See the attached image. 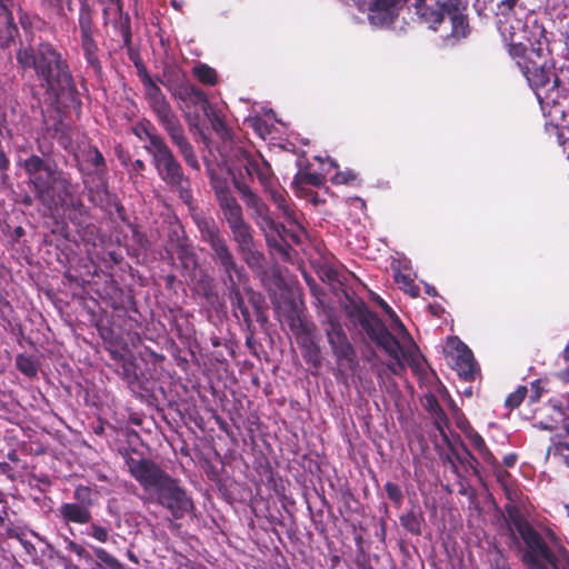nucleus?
<instances>
[{
    "mask_svg": "<svg viewBox=\"0 0 569 569\" xmlns=\"http://www.w3.org/2000/svg\"><path fill=\"white\" fill-rule=\"evenodd\" d=\"M38 149L41 154L31 153L20 161L36 200L51 216L62 210L76 228L88 227L90 212L78 194L79 184L51 157V147L39 144Z\"/></svg>",
    "mask_w": 569,
    "mask_h": 569,
    "instance_id": "1",
    "label": "nucleus"
},
{
    "mask_svg": "<svg viewBox=\"0 0 569 569\" xmlns=\"http://www.w3.org/2000/svg\"><path fill=\"white\" fill-rule=\"evenodd\" d=\"M18 63L23 68H33L41 87L46 89L47 100L57 108H77L81 100L69 64L62 54L48 42H41L37 49L21 43L17 52Z\"/></svg>",
    "mask_w": 569,
    "mask_h": 569,
    "instance_id": "2",
    "label": "nucleus"
},
{
    "mask_svg": "<svg viewBox=\"0 0 569 569\" xmlns=\"http://www.w3.org/2000/svg\"><path fill=\"white\" fill-rule=\"evenodd\" d=\"M123 459L130 476L170 513L172 519L181 520L196 510L193 499L181 481L154 460L137 450L126 451Z\"/></svg>",
    "mask_w": 569,
    "mask_h": 569,
    "instance_id": "3",
    "label": "nucleus"
},
{
    "mask_svg": "<svg viewBox=\"0 0 569 569\" xmlns=\"http://www.w3.org/2000/svg\"><path fill=\"white\" fill-rule=\"evenodd\" d=\"M124 43L128 47L129 59L134 64L137 76L143 84L146 100L157 122L168 134L186 164L196 171H200L201 167L194 148L189 141L178 114L172 109L160 87L149 74L139 51L131 47V38H124Z\"/></svg>",
    "mask_w": 569,
    "mask_h": 569,
    "instance_id": "4",
    "label": "nucleus"
},
{
    "mask_svg": "<svg viewBox=\"0 0 569 569\" xmlns=\"http://www.w3.org/2000/svg\"><path fill=\"white\" fill-rule=\"evenodd\" d=\"M348 316L356 320L365 330L367 336L380 348H382L390 358L396 360L397 365L403 368L401 357L410 362V366L416 365L418 346L415 341H408V347H402L400 341L392 335L385 322L378 315L371 311L368 306L362 301L352 302L348 308Z\"/></svg>",
    "mask_w": 569,
    "mask_h": 569,
    "instance_id": "5",
    "label": "nucleus"
},
{
    "mask_svg": "<svg viewBox=\"0 0 569 569\" xmlns=\"http://www.w3.org/2000/svg\"><path fill=\"white\" fill-rule=\"evenodd\" d=\"M506 511L509 530L515 529L526 546L522 562L527 569H549L548 566L552 569H569V561L566 565L559 563L556 553L517 506L507 505Z\"/></svg>",
    "mask_w": 569,
    "mask_h": 569,
    "instance_id": "6",
    "label": "nucleus"
},
{
    "mask_svg": "<svg viewBox=\"0 0 569 569\" xmlns=\"http://www.w3.org/2000/svg\"><path fill=\"white\" fill-rule=\"evenodd\" d=\"M233 182L247 208L252 210V219L264 233L268 246L278 250L283 259H289L291 247L287 243V238L299 242L298 236L272 218L268 204L246 182L237 179Z\"/></svg>",
    "mask_w": 569,
    "mask_h": 569,
    "instance_id": "7",
    "label": "nucleus"
},
{
    "mask_svg": "<svg viewBox=\"0 0 569 569\" xmlns=\"http://www.w3.org/2000/svg\"><path fill=\"white\" fill-rule=\"evenodd\" d=\"M152 164L159 178L173 191L177 192L181 201L193 208L194 199L191 190V182L184 174L183 168L174 156L171 148L164 142L161 147L149 153Z\"/></svg>",
    "mask_w": 569,
    "mask_h": 569,
    "instance_id": "8",
    "label": "nucleus"
},
{
    "mask_svg": "<svg viewBox=\"0 0 569 569\" xmlns=\"http://www.w3.org/2000/svg\"><path fill=\"white\" fill-rule=\"evenodd\" d=\"M326 335L336 359L338 373L343 381H347L349 377L356 373L359 367L355 348L349 342L342 326L337 320H329Z\"/></svg>",
    "mask_w": 569,
    "mask_h": 569,
    "instance_id": "9",
    "label": "nucleus"
},
{
    "mask_svg": "<svg viewBox=\"0 0 569 569\" xmlns=\"http://www.w3.org/2000/svg\"><path fill=\"white\" fill-rule=\"evenodd\" d=\"M238 252L244 262L250 267H260L263 261V253L257 248L253 229L244 218L228 224Z\"/></svg>",
    "mask_w": 569,
    "mask_h": 569,
    "instance_id": "10",
    "label": "nucleus"
},
{
    "mask_svg": "<svg viewBox=\"0 0 569 569\" xmlns=\"http://www.w3.org/2000/svg\"><path fill=\"white\" fill-rule=\"evenodd\" d=\"M522 73L537 98L542 101L550 99L556 102L559 78L539 63V60L531 64H525Z\"/></svg>",
    "mask_w": 569,
    "mask_h": 569,
    "instance_id": "11",
    "label": "nucleus"
},
{
    "mask_svg": "<svg viewBox=\"0 0 569 569\" xmlns=\"http://www.w3.org/2000/svg\"><path fill=\"white\" fill-rule=\"evenodd\" d=\"M73 158L84 183L86 177L89 176H96L102 183L104 182L108 167L102 152L96 146L90 142L79 144Z\"/></svg>",
    "mask_w": 569,
    "mask_h": 569,
    "instance_id": "12",
    "label": "nucleus"
},
{
    "mask_svg": "<svg viewBox=\"0 0 569 569\" xmlns=\"http://www.w3.org/2000/svg\"><path fill=\"white\" fill-rule=\"evenodd\" d=\"M407 1L408 0H369L367 8L369 24L380 30L392 28Z\"/></svg>",
    "mask_w": 569,
    "mask_h": 569,
    "instance_id": "13",
    "label": "nucleus"
},
{
    "mask_svg": "<svg viewBox=\"0 0 569 569\" xmlns=\"http://www.w3.org/2000/svg\"><path fill=\"white\" fill-rule=\"evenodd\" d=\"M210 184L227 224L244 218L242 207L233 196L226 179L213 177Z\"/></svg>",
    "mask_w": 569,
    "mask_h": 569,
    "instance_id": "14",
    "label": "nucleus"
},
{
    "mask_svg": "<svg viewBox=\"0 0 569 569\" xmlns=\"http://www.w3.org/2000/svg\"><path fill=\"white\" fill-rule=\"evenodd\" d=\"M543 42L541 38H525L523 41L509 43L508 52L517 60V64L523 69L525 64H531L543 57Z\"/></svg>",
    "mask_w": 569,
    "mask_h": 569,
    "instance_id": "15",
    "label": "nucleus"
},
{
    "mask_svg": "<svg viewBox=\"0 0 569 569\" xmlns=\"http://www.w3.org/2000/svg\"><path fill=\"white\" fill-rule=\"evenodd\" d=\"M479 2L480 0H476L473 3V8L479 16L478 22H471L468 10L446 14L451 26V33L449 36H469L472 32H480L482 30V27L487 24L488 16L482 13L483 8L479 7Z\"/></svg>",
    "mask_w": 569,
    "mask_h": 569,
    "instance_id": "16",
    "label": "nucleus"
},
{
    "mask_svg": "<svg viewBox=\"0 0 569 569\" xmlns=\"http://www.w3.org/2000/svg\"><path fill=\"white\" fill-rule=\"evenodd\" d=\"M192 220L200 233V240L207 243L210 250L227 241L226 236L212 217L197 212L192 214Z\"/></svg>",
    "mask_w": 569,
    "mask_h": 569,
    "instance_id": "17",
    "label": "nucleus"
},
{
    "mask_svg": "<svg viewBox=\"0 0 569 569\" xmlns=\"http://www.w3.org/2000/svg\"><path fill=\"white\" fill-rule=\"evenodd\" d=\"M451 366L463 380H475L478 370L477 362L472 351L463 342H460L456 352L451 355Z\"/></svg>",
    "mask_w": 569,
    "mask_h": 569,
    "instance_id": "18",
    "label": "nucleus"
},
{
    "mask_svg": "<svg viewBox=\"0 0 569 569\" xmlns=\"http://www.w3.org/2000/svg\"><path fill=\"white\" fill-rule=\"evenodd\" d=\"M416 16L418 22L425 26L428 30L438 31L439 27L445 22V13L440 8L439 1L433 6L423 2H415Z\"/></svg>",
    "mask_w": 569,
    "mask_h": 569,
    "instance_id": "19",
    "label": "nucleus"
},
{
    "mask_svg": "<svg viewBox=\"0 0 569 569\" xmlns=\"http://www.w3.org/2000/svg\"><path fill=\"white\" fill-rule=\"evenodd\" d=\"M57 516L66 525H88L92 520L91 509L74 502H62Z\"/></svg>",
    "mask_w": 569,
    "mask_h": 569,
    "instance_id": "20",
    "label": "nucleus"
},
{
    "mask_svg": "<svg viewBox=\"0 0 569 569\" xmlns=\"http://www.w3.org/2000/svg\"><path fill=\"white\" fill-rule=\"evenodd\" d=\"M211 259L222 271H234L239 281L244 278V269L237 263L228 240L211 250Z\"/></svg>",
    "mask_w": 569,
    "mask_h": 569,
    "instance_id": "21",
    "label": "nucleus"
},
{
    "mask_svg": "<svg viewBox=\"0 0 569 569\" xmlns=\"http://www.w3.org/2000/svg\"><path fill=\"white\" fill-rule=\"evenodd\" d=\"M264 192L269 194L272 203L289 223L298 224L295 204L289 200L288 192L283 188L272 184L270 189H267Z\"/></svg>",
    "mask_w": 569,
    "mask_h": 569,
    "instance_id": "22",
    "label": "nucleus"
},
{
    "mask_svg": "<svg viewBox=\"0 0 569 569\" xmlns=\"http://www.w3.org/2000/svg\"><path fill=\"white\" fill-rule=\"evenodd\" d=\"M282 318L295 337H299L301 333L315 330V325L306 321L302 310L293 300L289 301L287 305V309L282 313Z\"/></svg>",
    "mask_w": 569,
    "mask_h": 569,
    "instance_id": "23",
    "label": "nucleus"
},
{
    "mask_svg": "<svg viewBox=\"0 0 569 569\" xmlns=\"http://www.w3.org/2000/svg\"><path fill=\"white\" fill-rule=\"evenodd\" d=\"M246 172L250 178L256 177L263 188V191L270 189L274 181V174L271 166L264 159H247L244 164Z\"/></svg>",
    "mask_w": 569,
    "mask_h": 569,
    "instance_id": "24",
    "label": "nucleus"
},
{
    "mask_svg": "<svg viewBox=\"0 0 569 569\" xmlns=\"http://www.w3.org/2000/svg\"><path fill=\"white\" fill-rule=\"evenodd\" d=\"M132 132L138 139L149 141V144L143 147L148 154L166 142L164 138L158 133L156 127L151 123L150 120L143 119L139 121L132 128Z\"/></svg>",
    "mask_w": 569,
    "mask_h": 569,
    "instance_id": "25",
    "label": "nucleus"
},
{
    "mask_svg": "<svg viewBox=\"0 0 569 569\" xmlns=\"http://www.w3.org/2000/svg\"><path fill=\"white\" fill-rule=\"evenodd\" d=\"M90 2H97L102 7L106 18L120 19V33L121 36H131L129 18H122V0H81L83 6H89Z\"/></svg>",
    "mask_w": 569,
    "mask_h": 569,
    "instance_id": "26",
    "label": "nucleus"
},
{
    "mask_svg": "<svg viewBox=\"0 0 569 569\" xmlns=\"http://www.w3.org/2000/svg\"><path fill=\"white\" fill-rule=\"evenodd\" d=\"M18 7H20L19 0H0V33L19 36V28L14 22V10Z\"/></svg>",
    "mask_w": 569,
    "mask_h": 569,
    "instance_id": "27",
    "label": "nucleus"
},
{
    "mask_svg": "<svg viewBox=\"0 0 569 569\" xmlns=\"http://www.w3.org/2000/svg\"><path fill=\"white\" fill-rule=\"evenodd\" d=\"M312 333L313 331L301 333L299 337H296V339L302 350L305 361L315 368H319L321 366V350L319 345L315 341Z\"/></svg>",
    "mask_w": 569,
    "mask_h": 569,
    "instance_id": "28",
    "label": "nucleus"
},
{
    "mask_svg": "<svg viewBox=\"0 0 569 569\" xmlns=\"http://www.w3.org/2000/svg\"><path fill=\"white\" fill-rule=\"evenodd\" d=\"M325 181L323 174L299 170L293 177L292 188L298 196H305L307 186L321 187Z\"/></svg>",
    "mask_w": 569,
    "mask_h": 569,
    "instance_id": "29",
    "label": "nucleus"
},
{
    "mask_svg": "<svg viewBox=\"0 0 569 569\" xmlns=\"http://www.w3.org/2000/svg\"><path fill=\"white\" fill-rule=\"evenodd\" d=\"M197 289L209 306L217 307L220 305V296L214 281L207 273H202L201 278L197 281Z\"/></svg>",
    "mask_w": 569,
    "mask_h": 569,
    "instance_id": "30",
    "label": "nucleus"
},
{
    "mask_svg": "<svg viewBox=\"0 0 569 569\" xmlns=\"http://www.w3.org/2000/svg\"><path fill=\"white\" fill-rule=\"evenodd\" d=\"M400 525L411 535L420 536L425 522L423 513L420 509L412 508L399 517Z\"/></svg>",
    "mask_w": 569,
    "mask_h": 569,
    "instance_id": "31",
    "label": "nucleus"
},
{
    "mask_svg": "<svg viewBox=\"0 0 569 569\" xmlns=\"http://www.w3.org/2000/svg\"><path fill=\"white\" fill-rule=\"evenodd\" d=\"M176 254L184 272L189 273L198 268V257L186 242L178 243Z\"/></svg>",
    "mask_w": 569,
    "mask_h": 569,
    "instance_id": "32",
    "label": "nucleus"
},
{
    "mask_svg": "<svg viewBox=\"0 0 569 569\" xmlns=\"http://www.w3.org/2000/svg\"><path fill=\"white\" fill-rule=\"evenodd\" d=\"M186 102L198 107L206 114L210 110V102L208 100L207 94L199 88L194 86L187 87L183 91V96L181 97Z\"/></svg>",
    "mask_w": 569,
    "mask_h": 569,
    "instance_id": "33",
    "label": "nucleus"
},
{
    "mask_svg": "<svg viewBox=\"0 0 569 569\" xmlns=\"http://www.w3.org/2000/svg\"><path fill=\"white\" fill-rule=\"evenodd\" d=\"M82 49L88 64L97 76H100L102 72V66L98 57L99 49L93 38H83Z\"/></svg>",
    "mask_w": 569,
    "mask_h": 569,
    "instance_id": "34",
    "label": "nucleus"
},
{
    "mask_svg": "<svg viewBox=\"0 0 569 569\" xmlns=\"http://www.w3.org/2000/svg\"><path fill=\"white\" fill-rule=\"evenodd\" d=\"M16 366L18 370L28 378H34L39 371V361L36 357L20 353L16 358Z\"/></svg>",
    "mask_w": 569,
    "mask_h": 569,
    "instance_id": "35",
    "label": "nucleus"
},
{
    "mask_svg": "<svg viewBox=\"0 0 569 569\" xmlns=\"http://www.w3.org/2000/svg\"><path fill=\"white\" fill-rule=\"evenodd\" d=\"M138 367L131 359L121 358L116 372L129 385H134L138 379Z\"/></svg>",
    "mask_w": 569,
    "mask_h": 569,
    "instance_id": "36",
    "label": "nucleus"
},
{
    "mask_svg": "<svg viewBox=\"0 0 569 569\" xmlns=\"http://www.w3.org/2000/svg\"><path fill=\"white\" fill-rule=\"evenodd\" d=\"M378 305L385 311V313L392 320L396 331L399 336L407 341H413L411 335L409 333L406 326L399 319L397 313L392 310V308L381 298H378Z\"/></svg>",
    "mask_w": 569,
    "mask_h": 569,
    "instance_id": "37",
    "label": "nucleus"
},
{
    "mask_svg": "<svg viewBox=\"0 0 569 569\" xmlns=\"http://www.w3.org/2000/svg\"><path fill=\"white\" fill-rule=\"evenodd\" d=\"M92 550L98 559V567L103 569H126V567L104 548L93 547Z\"/></svg>",
    "mask_w": 569,
    "mask_h": 569,
    "instance_id": "38",
    "label": "nucleus"
},
{
    "mask_svg": "<svg viewBox=\"0 0 569 569\" xmlns=\"http://www.w3.org/2000/svg\"><path fill=\"white\" fill-rule=\"evenodd\" d=\"M223 273L224 277L222 281L227 289L228 298L231 299L241 295L240 284L247 281V276L244 274V278L241 281H239L234 271H223Z\"/></svg>",
    "mask_w": 569,
    "mask_h": 569,
    "instance_id": "39",
    "label": "nucleus"
},
{
    "mask_svg": "<svg viewBox=\"0 0 569 569\" xmlns=\"http://www.w3.org/2000/svg\"><path fill=\"white\" fill-rule=\"evenodd\" d=\"M74 503L92 509L94 506L93 490L89 486L78 485L73 490Z\"/></svg>",
    "mask_w": 569,
    "mask_h": 569,
    "instance_id": "40",
    "label": "nucleus"
},
{
    "mask_svg": "<svg viewBox=\"0 0 569 569\" xmlns=\"http://www.w3.org/2000/svg\"><path fill=\"white\" fill-rule=\"evenodd\" d=\"M87 529V535L100 543H106L110 539L111 528L110 526L100 525L97 521H90Z\"/></svg>",
    "mask_w": 569,
    "mask_h": 569,
    "instance_id": "41",
    "label": "nucleus"
},
{
    "mask_svg": "<svg viewBox=\"0 0 569 569\" xmlns=\"http://www.w3.org/2000/svg\"><path fill=\"white\" fill-rule=\"evenodd\" d=\"M229 300H230V303H231V307H232V310H233L236 317H238V312H239L242 318V322H243L244 327H250V323L253 321H252L250 311H249L248 307L246 306L244 298H243L242 293L234 298H231Z\"/></svg>",
    "mask_w": 569,
    "mask_h": 569,
    "instance_id": "42",
    "label": "nucleus"
},
{
    "mask_svg": "<svg viewBox=\"0 0 569 569\" xmlns=\"http://www.w3.org/2000/svg\"><path fill=\"white\" fill-rule=\"evenodd\" d=\"M14 13H17L19 23L26 36H32L37 30H39L38 24L40 23V20L33 19L30 16H28L26 12L22 11L21 7H18L14 10Z\"/></svg>",
    "mask_w": 569,
    "mask_h": 569,
    "instance_id": "43",
    "label": "nucleus"
},
{
    "mask_svg": "<svg viewBox=\"0 0 569 569\" xmlns=\"http://www.w3.org/2000/svg\"><path fill=\"white\" fill-rule=\"evenodd\" d=\"M193 74L203 84L214 86L217 83L216 70L207 64H200L198 67H194Z\"/></svg>",
    "mask_w": 569,
    "mask_h": 569,
    "instance_id": "44",
    "label": "nucleus"
},
{
    "mask_svg": "<svg viewBox=\"0 0 569 569\" xmlns=\"http://www.w3.org/2000/svg\"><path fill=\"white\" fill-rule=\"evenodd\" d=\"M463 455H460L458 451L452 449V453L455 455L456 460L461 463L466 468H470L475 475H479L478 466L479 461L478 459L471 453V451L462 445Z\"/></svg>",
    "mask_w": 569,
    "mask_h": 569,
    "instance_id": "45",
    "label": "nucleus"
},
{
    "mask_svg": "<svg viewBox=\"0 0 569 569\" xmlns=\"http://www.w3.org/2000/svg\"><path fill=\"white\" fill-rule=\"evenodd\" d=\"M102 191L107 198V203L113 206L119 219L123 222H128L127 211L123 204L118 200L116 194L109 192L108 183H101Z\"/></svg>",
    "mask_w": 569,
    "mask_h": 569,
    "instance_id": "46",
    "label": "nucleus"
},
{
    "mask_svg": "<svg viewBox=\"0 0 569 569\" xmlns=\"http://www.w3.org/2000/svg\"><path fill=\"white\" fill-rule=\"evenodd\" d=\"M331 182L333 184L355 186V184H359L360 179H359V174L356 171H353L351 169H347L343 171H338L335 176H332Z\"/></svg>",
    "mask_w": 569,
    "mask_h": 569,
    "instance_id": "47",
    "label": "nucleus"
},
{
    "mask_svg": "<svg viewBox=\"0 0 569 569\" xmlns=\"http://www.w3.org/2000/svg\"><path fill=\"white\" fill-rule=\"evenodd\" d=\"M566 451H569V441L565 440L560 435L551 437L547 453L549 456H565Z\"/></svg>",
    "mask_w": 569,
    "mask_h": 569,
    "instance_id": "48",
    "label": "nucleus"
},
{
    "mask_svg": "<svg viewBox=\"0 0 569 569\" xmlns=\"http://www.w3.org/2000/svg\"><path fill=\"white\" fill-rule=\"evenodd\" d=\"M385 490L388 499L393 503L396 508H400L403 502V493L398 483L392 481H387L385 485Z\"/></svg>",
    "mask_w": 569,
    "mask_h": 569,
    "instance_id": "49",
    "label": "nucleus"
},
{
    "mask_svg": "<svg viewBox=\"0 0 569 569\" xmlns=\"http://www.w3.org/2000/svg\"><path fill=\"white\" fill-rule=\"evenodd\" d=\"M493 475L498 481V483L503 488L509 499H511V475L499 463L497 467L492 469Z\"/></svg>",
    "mask_w": 569,
    "mask_h": 569,
    "instance_id": "50",
    "label": "nucleus"
},
{
    "mask_svg": "<svg viewBox=\"0 0 569 569\" xmlns=\"http://www.w3.org/2000/svg\"><path fill=\"white\" fill-rule=\"evenodd\" d=\"M211 123L213 131L221 138H226L229 134L228 127L224 120L211 109L206 114Z\"/></svg>",
    "mask_w": 569,
    "mask_h": 569,
    "instance_id": "51",
    "label": "nucleus"
},
{
    "mask_svg": "<svg viewBox=\"0 0 569 569\" xmlns=\"http://www.w3.org/2000/svg\"><path fill=\"white\" fill-rule=\"evenodd\" d=\"M527 396V388L525 386H519L513 392H511L505 401L506 407L510 409L518 408Z\"/></svg>",
    "mask_w": 569,
    "mask_h": 569,
    "instance_id": "52",
    "label": "nucleus"
},
{
    "mask_svg": "<svg viewBox=\"0 0 569 569\" xmlns=\"http://www.w3.org/2000/svg\"><path fill=\"white\" fill-rule=\"evenodd\" d=\"M396 281L400 284V288L410 295L412 298H417L419 296L420 289L417 284H415L413 280L406 276L399 274L396 277Z\"/></svg>",
    "mask_w": 569,
    "mask_h": 569,
    "instance_id": "53",
    "label": "nucleus"
},
{
    "mask_svg": "<svg viewBox=\"0 0 569 569\" xmlns=\"http://www.w3.org/2000/svg\"><path fill=\"white\" fill-rule=\"evenodd\" d=\"M440 8L443 10L445 16L457 12L468 10V3L465 0H442L439 1Z\"/></svg>",
    "mask_w": 569,
    "mask_h": 569,
    "instance_id": "54",
    "label": "nucleus"
},
{
    "mask_svg": "<svg viewBox=\"0 0 569 569\" xmlns=\"http://www.w3.org/2000/svg\"><path fill=\"white\" fill-rule=\"evenodd\" d=\"M243 290L254 311L267 307L266 299L260 292L254 291L250 287H244Z\"/></svg>",
    "mask_w": 569,
    "mask_h": 569,
    "instance_id": "55",
    "label": "nucleus"
},
{
    "mask_svg": "<svg viewBox=\"0 0 569 569\" xmlns=\"http://www.w3.org/2000/svg\"><path fill=\"white\" fill-rule=\"evenodd\" d=\"M453 418L456 419V426L466 435L468 433L473 427L469 422V420L466 418L463 412L457 408L453 407Z\"/></svg>",
    "mask_w": 569,
    "mask_h": 569,
    "instance_id": "56",
    "label": "nucleus"
},
{
    "mask_svg": "<svg viewBox=\"0 0 569 569\" xmlns=\"http://www.w3.org/2000/svg\"><path fill=\"white\" fill-rule=\"evenodd\" d=\"M433 418H435V427H436V429L439 431V433L441 435L442 439L448 442L449 439H448V436L446 433V428H448V426H449V419H448L446 412L443 411V416H440L439 413H436L433 416Z\"/></svg>",
    "mask_w": 569,
    "mask_h": 569,
    "instance_id": "57",
    "label": "nucleus"
},
{
    "mask_svg": "<svg viewBox=\"0 0 569 569\" xmlns=\"http://www.w3.org/2000/svg\"><path fill=\"white\" fill-rule=\"evenodd\" d=\"M82 7H86V6L82 4ZM79 22H80L82 36H90V33H91V17H90V12L84 8H82V10H81Z\"/></svg>",
    "mask_w": 569,
    "mask_h": 569,
    "instance_id": "58",
    "label": "nucleus"
},
{
    "mask_svg": "<svg viewBox=\"0 0 569 569\" xmlns=\"http://www.w3.org/2000/svg\"><path fill=\"white\" fill-rule=\"evenodd\" d=\"M246 331H247L246 346L250 350L251 353L257 355V350H256L257 341L254 339L256 327H254L253 322L250 323V327H246Z\"/></svg>",
    "mask_w": 569,
    "mask_h": 569,
    "instance_id": "59",
    "label": "nucleus"
},
{
    "mask_svg": "<svg viewBox=\"0 0 569 569\" xmlns=\"http://www.w3.org/2000/svg\"><path fill=\"white\" fill-rule=\"evenodd\" d=\"M50 7L57 10L58 13L66 14V9L71 11L72 0H43Z\"/></svg>",
    "mask_w": 569,
    "mask_h": 569,
    "instance_id": "60",
    "label": "nucleus"
},
{
    "mask_svg": "<svg viewBox=\"0 0 569 569\" xmlns=\"http://www.w3.org/2000/svg\"><path fill=\"white\" fill-rule=\"evenodd\" d=\"M478 453L479 456L482 458V460L491 467V469H493L495 467H497L499 465V461L497 460V458L493 456V453L491 452V450L487 447V445L485 447H482L481 449L478 450Z\"/></svg>",
    "mask_w": 569,
    "mask_h": 569,
    "instance_id": "61",
    "label": "nucleus"
},
{
    "mask_svg": "<svg viewBox=\"0 0 569 569\" xmlns=\"http://www.w3.org/2000/svg\"><path fill=\"white\" fill-rule=\"evenodd\" d=\"M478 453L479 456L482 458V460L491 467V469H493L495 467H497L499 465V461L497 460V458L493 456V453L491 452V450L487 447V445L485 447H482L481 449L478 450Z\"/></svg>",
    "mask_w": 569,
    "mask_h": 569,
    "instance_id": "62",
    "label": "nucleus"
},
{
    "mask_svg": "<svg viewBox=\"0 0 569 569\" xmlns=\"http://www.w3.org/2000/svg\"><path fill=\"white\" fill-rule=\"evenodd\" d=\"M466 437L471 442L472 447L478 451L482 447L486 446V441L482 438V436L473 428L468 433H466Z\"/></svg>",
    "mask_w": 569,
    "mask_h": 569,
    "instance_id": "63",
    "label": "nucleus"
},
{
    "mask_svg": "<svg viewBox=\"0 0 569 569\" xmlns=\"http://www.w3.org/2000/svg\"><path fill=\"white\" fill-rule=\"evenodd\" d=\"M426 401H427V409L429 410V412H431L433 416L436 413L443 416V409L440 406L436 396H433V395L427 396Z\"/></svg>",
    "mask_w": 569,
    "mask_h": 569,
    "instance_id": "64",
    "label": "nucleus"
}]
</instances>
